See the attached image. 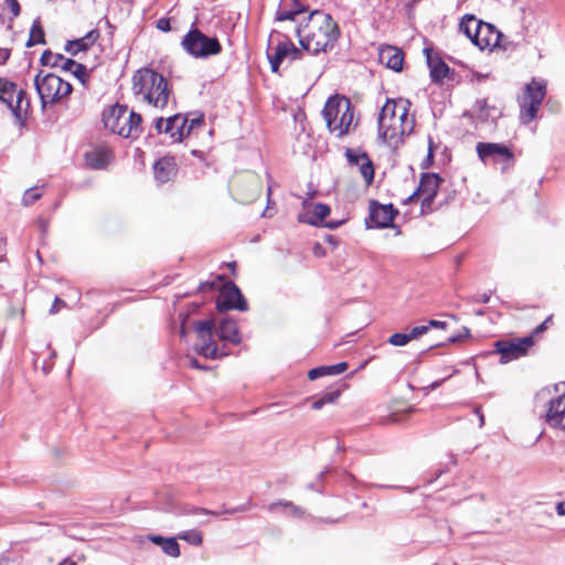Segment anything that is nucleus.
I'll use <instances>...</instances> for the list:
<instances>
[{
  "mask_svg": "<svg viewBox=\"0 0 565 565\" xmlns=\"http://www.w3.org/2000/svg\"><path fill=\"white\" fill-rule=\"evenodd\" d=\"M339 35L338 24L330 14L321 11L312 12L307 17V21L297 28V36L302 49L312 54L333 49Z\"/></svg>",
  "mask_w": 565,
  "mask_h": 565,
  "instance_id": "f257e3e1",
  "label": "nucleus"
},
{
  "mask_svg": "<svg viewBox=\"0 0 565 565\" xmlns=\"http://www.w3.org/2000/svg\"><path fill=\"white\" fill-rule=\"evenodd\" d=\"M409 102L387 99L381 108L377 125L379 138L390 147H397L402 137L412 134L415 119L408 110Z\"/></svg>",
  "mask_w": 565,
  "mask_h": 565,
  "instance_id": "f03ea898",
  "label": "nucleus"
},
{
  "mask_svg": "<svg viewBox=\"0 0 565 565\" xmlns=\"http://www.w3.org/2000/svg\"><path fill=\"white\" fill-rule=\"evenodd\" d=\"M132 89L135 95L141 100L157 108L167 106L170 90L168 82L163 75L152 70H140L134 75Z\"/></svg>",
  "mask_w": 565,
  "mask_h": 565,
  "instance_id": "7ed1b4c3",
  "label": "nucleus"
},
{
  "mask_svg": "<svg viewBox=\"0 0 565 565\" xmlns=\"http://www.w3.org/2000/svg\"><path fill=\"white\" fill-rule=\"evenodd\" d=\"M323 118L330 132L338 138L351 132L354 124V111L349 98L344 96L330 97L323 108Z\"/></svg>",
  "mask_w": 565,
  "mask_h": 565,
  "instance_id": "20e7f679",
  "label": "nucleus"
},
{
  "mask_svg": "<svg viewBox=\"0 0 565 565\" xmlns=\"http://www.w3.org/2000/svg\"><path fill=\"white\" fill-rule=\"evenodd\" d=\"M103 120L107 129L124 138H137L141 132V116L124 105L113 106L104 114Z\"/></svg>",
  "mask_w": 565,
  "mask_h": 565,
  "instance_id": "39448f33",
  "label": "nucleus"
},
{
  "mask_svg": "<svg viewBox=\"0 0 565 565\" xmlns=\"http://www.w3.org/2000/svg\"><path fill=\"white\" fill-rule=\"evenodd\" d=\"M34 86L43 107L46 104H56L61 102L73 90V87L68 82L63 81L60 76L53 73L42 75V72H40L34 78Z\"/></svg>",
  "mask_w": 565,
  "mask_h": 565,
  "instance_id": "423d86ee",
  "label": "nucleus"
},
{
  "mask_svg": "<svg viewBox=\"0 0 565 565\" xmlns=\"http://www.w3.org/2000/svg\"><path fill=\"white\" fill-rule=\"evenodd\" d=\"M216 282H221L216 300L217 311L236 310L245 312L248 310V302L234 281L226 280L223 275H214V290L216 289Z\"/></svg>",
  "mask_w": 565,
  "mask_h": 565,
  "instance_id": "0eeeda50",
  "label": "nucleus"
},
{
  "mask_svg": "<svg viewBox=\"0 0 565 565\" xmlns=\"http://www.w3.org/2000/svg\"><path fill=\"white\" fill-rule=\"evenodd\" d=\"M546 95L544 82L533 79L525 87L523 98L520 100V120L527 125L536 118L539 108Z\"/></svg>",
  "mask_w": 565,
  "mask_h": 565,
  "instance_id": "6e6552de",
  "label": "nucleus"
},
{
  "mask_svg": "<svg viewBox=\"0 0 565 565\" xmlns=\"http://www.w3.org/2000/svg\"><path fill=\"white\" fill-rule=\"evenodd\" d=\"M262 188L259 175L252 171L237 174L231 185L234 199L243 204L254 202L260 195Z\"/></svg>",
  "mask_w": 565,
  "mask_h": 565,
  "instance_id": "1a4fd4ad",
  "label": "nucleus"
},
{
  "mask_svg": "<svg viewBox=\"0 0 565 565\" xmlns=\"http://www.w3.org/2000/svg\"><path fill=\"white\" fill-rule=\"evenodd\" d=\"M0 102L3 103L17 119L29 107V100L23 89L7 78L0 77Z\"/></svg>",
  "mask_w": 565,
  "mask_h": 565,
  "instance_id": "9d476101",
  "label": "nucleus"
},
{
  "mask_svg": "<svg viewBox=\"0 0 565 565\" xmlns=\"http://www.w3.org/2000/svg\"><path fill=\"white\" fill-rule=\"evenodd\" d=\"M267 58L270 64V70L273 73H278L281 63L285 60L296 61L301 58L302 51L296 47L292 41L288 38L278 39L277 44L271 46L268 44Z\"/></svg>",
  "mask_w": 565,
  "mask_h": 565,
  "instance_id": "9b49d317",
  "label": "nucleus"
},
{
  "mask_svg": "<svg viewBox=\"0 0 565 565\" xmlns=\"http://www.w3.org/2000/svg\"><path fill=\"white\" fill-rule=\"evenodd\" d=\"M441 179L435 173H424L420 178L416 191L407 198L406 203L413 201L416 196H422V214H428L434 211V201L438 193Z\"/></svg>",
  "mask_w": 565,
  "mask_h": 565,
  "instance_id": "f8f14e48",
  "label": "nucleus"
},
{
  "mask_svg": "<svg viewBox=\"0 0 565 565\" xmlns=\"http://www.w3.org/2000/svg\"><path fill=\"white\" fill-rule=\"evenodd\" d=\"M182 49L194 58H207L212 55V38L192 25L181 41Z\"/></svg>",
  "mask_w": 565,
  "mask_h": 565,
  "instance_id": "ddd939ff",
  "label": "nucleus"
},
{
  "mask_svg": "<svg viewBox=\"0 0 565 565\" xmlns=\"http://www.w3.org/2000/svg\"><path fill=\"white\" fill-rule=\"evenodd\" d=\"M40 62L44 66L61 67L65 72H71L82 84H86L89 78L87 68L72 58L62 54H55L46 50L42 53Z\"/></svg>",
  "mask_w": 565,
  "mask_h": 565,
  "instance_id": "4468645a",
  "label": "nucleus"
},
{
  "mask_svg": "<svg viewBox=\"0 0 565 565\" xmlns=\"http://www.w3.org/2000/svg\"><path fill=\"white\" fill-rule=\"evenodd\" d=\"M532 345V335L513 340H499L494 344L495 352L500 354L501 363H509L525 355Z\"/></svg>",
  "mask_w": 565,
  "mask_h": 565,
  "instance_id": "2eb2a0df",
  "label": "nucleus"
},
{
  "mask_svg": "<svg viewBox=\"0 0 565 565\" xmlns=\"http://www.w3.org/2000/svg\"><path fill=\"white\" fill-rule=\"evenodd\" d=\"M504 35L491 23L479 21V25L473 32V44L480 50H493L495 47L505 49L503 43Z\"/></svg>",
  "mask_w": 565,
  "mask_h": 565,
  "instance_id": "dca6fc26",
  "label": "nucleus"
},
{
  "mask_svg": "<svg viewBox=\"0 0 565 565\" xmlns=\"http://www.w3.org/2000/svg\"><path fill=\"white\" fill-rule=\"evenodd\" d=\"M397 210L392 204H380L376 201L370 202V215L366 220L369 228H387L393 226Z\"/></svg>",
  "mask_w": 565,
  "mask_h": 565,
  "instance_id": "f3484780",
  "label": "nucleus"
},
{
  "mask_svg": "<svg viewBox=\"0 0 565 565\" xmlns=\"http://www.w3.org/2000/svg\"><path fill=\"white\" fill-rule=\"evenodd\" d=\"M476 151L478 153L479 159L483 163L492 162H509L513 160L512 150L501 143L494 142H478L476 146Z\"/></svg>",
  "mask_w": 565,
  "mask_h": 565,
  "instance_id": "a211bd4d",
  "label": "nucleus"
},
{
  "mask_svg": "<svg viewBox=\"0 0 565 565\" xmlns=\"http://www.w3.org/2000/svg\"><path fill=\"white\" fill-rule=\"evenodd\" d=\"M345 157L351 166L359 168L366 185L372 184L374 180V167L369 156L363 151L347 149Z\"/></svg>",
  "mask_w": 565,
  "mask_h": 565,
  "instance_id": "6ab92c4d",
  "label": "nucleus"
},
{
  "mask_svg": "<svg viewBox=\"0 0 565 565\" xmlns=\"http://www.w3.org/2000/svg\"><path fill=\"white\" fill-rule=\"evenodd\" d=\"M113 158V151L104 145L96 146L85 153L86 164L95 170L106 169Z\"/></svg>",
  "mask_w": 565,
  "mask_h": 565,
  "instance_id": "aec40b11",
  "label": "nucleus"
},
{
  "mask_svg": "<svg viewBox=\"0 0 565 565\" xmlns=\"http://www.w3.org/2000/svg\"><path fill=\"white\" fill-rule=\"evenodd\" d=\"M545 419L551 427L565 429V394L550 402Z\"/></svg>",
  "mask_w": 565,
  "mask_h": 565,
  "instance_id": "412c9836",
  "label": "nucleus"
},
{
  "mask_svg": "<svg viewBox=\"0 0 565 565\" xmlns=\"http://www.w3.org/2000/svg\"><path fill=\"white\" fill-rule=\"evenodd\" d=\"M379 61L387 68L401 72L404 63V53L396 46L385 45L380 49Z\"/></svg>",
  "mask_w": 565,
  "mask_h": 565,
  "instance_id": "4be33fe9",
  "label": "nucleus"
},
{
  "mask_svg": "<svg viewBox=\"0 0 565 565\" xmlns=\"http://www.w3.org/2000/svg\"><path fill=\"white\" fill-rule=\"evenodd\" d=\"M195 331L203 343L195 348V352L203 358L212 356V319L198 322Z\"/></svg>",
  "mask_w": 565,
  "mask_h": 565,
  "instance_id": "5701e85b",
  "label": "nucleus"
},
{
  "mask_svg": "<svg viewBox=\"0 0 565 565\" xmlns=\"http://www.w3.org/2000/svg\"><path fill=\"white\" fill-rule=\"evenodd\" d=\"M186 125L188 117L180 114L170 116L166 119L164 134L169 135L173 142L181 141L186 135Z\"/></svg>",
  "mask_w": 565,
  "mask_h": 565,
  "instance_id": "b1692460",
  "label": "nucleus"
},
{
  "mask_svg": "<svg viewBox=\"0 0 565 565\" xmlns=\"http://www.w3.org/2000/svg\"><path fill=\"white\" fill-rule=\"evenodd\" d=\"M330 207L327 204L318 203L312 209V215L310 218L299 216L300 222L309 223L315 226H326L328 228H337L341 223L326 222V217L330 214Z\"/></svg>",
  "mask_w": 565,
  "mask_h": 565,
  "instance_id": "393cba45",
  "label": "nucleus"
},
{
  "mask_svg": "<svg viewBox=\"0 0 565 565\" xmlns=\"http://www.w3.org/2000/svg\"><path fill=\"white\" fill-rule=\"evenodd\" d=\"M154 178L159 183L170 181L177 172V166L173 158L163 157L156 161L153 166Z\"/></svg>",
  "mask_w": 565,
  "mask_h": 565,
  "instance_id": "a878e982",
  "label": "nucleus"
},
{
  "mask_svg": "<svg viewBox=\"0 0 565 565\" xmlns=\"http://www.w3.org/2000/svg\"><path fill=\"white\" fill-rule=\"evenodd\" d=\"M217 334L221 341L236 344L241 341L236 321L232 319H223L220 321Z\"/></svg>",
  "mask_w": 565,
  "mask_h": 565,
  "instance_id": "bb28decb",
  "label": "nucleus"
},
{
  "mask_svg": "<svg viewBox=\"0 0 565 565\" xmlns=\"http://www.w3.org/2000/svg\"><path fill=\"white\" fill-rule=\"evenodd\" d=\"M97 38H98V33L96 31H90L84 38L67 41L64 50L68 54L75 56L79 52L87 51L93 45V43L96 41Z\"/></svg>",
  "mask_w": 565,
  "mask_h": 565,
  "instance_id": "cd10ccee",
  "label": "nucleus"
},
{
  "mask_svg": "<svg viewBox=\"0 0 565 565\" xmlns=\"http://www.w3.org/2000/svg\"><path fill=\"white\" fill-rule=\"evenodd\" d=\"M302 11V7L298 3V0H280L276 12V20H295Z\"/></svg>",
  "mask_w": 565,
  "mask_h": 565,
  "instance_id": "c85d7f7f",
  "label": "nucleus"
},
{
  "mask_svg": "<svg viewBox=\"0 0 565 565\" xmlns=\"http://www.w3.org/2000/svg\"><path fill=\"white\" fill-rule=\"evenodd\" d=\"M147 539L153 544L161 547L164 554L171 557L180 556V546L175 537H164L157 534H150Z\"/></svg>",
  "mask_w": 565,
  "mask_h": 565,
  "instance_id": "c756f323",
  "label": "nucleus"
},
{
  "mask_svg": "<svg viewBox=\"0 0 565 565\" xmlns=\"http://www.w3.org/2000/svg\"><path fill=\"white\" fill-rule=\"evenodd\" d=\"M430 76L435 82H441L449 72L448 65L439 58H428Z\"/></svg>",
  "mask_w": 565,
  "mask_h": 565,
  "instance_id": "7c9ffc66",
  "label": "nucleus"
},
{
  "mask_svg": "<svg viewBox=\"0 0 565 565\" xmlns=\"http://www.w3.org/2000/svg\"><path fill=\"white\" fill-rule=\"evenodd\" d=\"M45 43V35L44 31L41 26L40 18H36L31 26L30 30V36L26 42V46L31 47L35 44H44Z\"/></svg>",
  "mask_w": 565,
  "mask_h": 565,
  "instance_id": "2f4dec72",
  "label": "nucleus"
},
{
  "mask_svg": "<svg viewBox=\"0 0 565 565\" xmlns=\"http://www.w3.org/2000/svg\"><path fill=\"white\" fill-rule=\"evenodd\" d=\"M479 21L475 15L472 14H466L460 23H459V30L465 33V35L470 39V41L473 43V32L479 25Z\"/></svg>",
  "mask_w": 565,
  "mask_h": 565,
  "instance_id": "473e14b6",
  "label": "nucleus"
},
{
  "mask_svg": "<svg viewBox=\"0 0 565 565\" xmlns=\"http://www.w3.org/2000/svg\"><path fill=\"white\" fill-rule=\"evenodd\" d=\"M178 537L192 545H200L202 543V533L196 530L181 532Z\"/></svg>",
  "mask_w": 565,
  "mask_h": 565,
  "instance_id": "72a5a7b5",
  "label": "nucleus"
},
{
  "mask_svg": "<svg viewBox=\"0 0 565 565\" xmlns=\"http://www.w3.org/2000/svg\"><path fill=\"white\" fill-rule=\"evenodd\" d=\"M42 196V193L39 191L38 188H31L28 189L22 198V202L24 205H31L34 202H36Z\"/></svg>",
  "mask_w": 565,
  "mask_h": 565,
  "instance_id": "f704fd0d",
  "label": "nucleus"
},
{
  "mask_svg": "<svg viewBox=\"0 0 565 565\" xmlns=\"http://www.w3.org/2000/svg\"><path fill=\"white\" fill-rule=\"evenodd\" d=\"M204 125L203 115H194L192 118H188V125L185 126L186 135H191L195 129Z\"/></svg>",
  "mask_w": 565,
  "mask_h": 565,
  "instance_id": "c9c22d12",
  "label": "nucleus"
},
{
  "mask_svg": "<svg viewBox=\"0 0 565 565\" xmlns=\"http://www.w3.org/2000/svg\"><path fill=\"white\" fill-rule=\"evenodd\" d=\"M388 343L394 347L406 345L411 340L408 333H394L388 338Z\"/></svg>",
  "mask_w": 565,
  "mask_h": 565,
  "instance_id": "e433bc0d",
  "label": "nucleus"
},
{
  "mask_svg": "<svg viewBox=\"0 0 565 565\" xmlns=\"http://www.w3.org/2000/svg\"><path fill=\"white\" fill-rule=\"evenodd\" d=\"M326 375H330L328 366L315 367L308 372V377L311 381H315V380H317L321 376H326Z\"/></svg>",
  "mask_w": 565,
  "mask_h": 565,
  "instance_id": "4c0bfd02",
  "label": "nucleus"
},
{
  "mask_svg": "<svg viewBox=\"0 0 565 565\" xmlns=\"http://www.w3.org/2000/svg\"><path fill=\"white\" fill-rule=\"evenodd\" d=\"M278 505H281V507L288 509L289 513L292 514V515H296V514H298L300 512L299 508L295 507L291 502H277V503H273L269 507V510L273 511Z\"/></svg>",
  "mask_w": 565,
  "mask_h": 565,
  "instance_id": "58836bf2",
  "label": "nucleus"
},
{
  "mask_svg": "<svg viewBox=\"0 0 565 565\" xmlns=\"http://www.w3.org/2000/svg\"><path fill=\"white\" fill-rule=\"evenodd\" d=\"M429 330V326H417V327H414L409 332V338L411 340H414V339H417L419 338L420 335L427 333Z\"/></svg>",
  "mask_w": 565,
  "mask_h": 565,
  "instance_id": "ea45409f",
  "label": "nucleus"
},
{
  "mask_svg": "<svg viewBox=\"0 0 565 565\" xmlns=\"http://www.w3.org/2000/svg\"><path fill=\"white\" fill-rule=\"evenodd\" d=\"M330 375H338L343 373L348 369V364L345 362H341L334 365H328Z\"/></svg>",
  "mask_w": 565,
  "mask_h": 565,
  "instance_id": "a19ab883",
  "label": "nucleus"
},
{
  "mask_svg": "<svg viewBox=\"0 0 565 565\" xmlns=\"http://www.w3.org/2000/svg\"><path fill=\"white\" fill-rule=\"evenodd\" d=\"M4 2L10 8V11H11L13 18H17L21 12V8H20L18 0H4Z\"/></svg>",
  "mask_w": 565,
  "mask_h": 565,
  "instance_id": "79ce46f5",
  "label": "nucleus"
},
{
  "mask_svg": "<svg viewBox=\"0 0 565 565\" xmlns=\"http://www.w3.org/2000/svg\"><path fill=\"white\" fill-rule=\"evenodd\" d=\"M186 359L189 360L190 366L193 369L204 370V371L210 370L209 365L200 363L199 360L194 356H186Z\"/></svg>",
  "mask_w": 565,
  "mask_h": 565,
  "instance_id": "37998d69",
  "label": "nucleus"
},
{
  "mask_svg": "<svg viewBox=\"0 0 565 565\" xmlns=\"http://www.w3.org/2000/svg\"><path fill=\"white\" fill-rule=\"evenodd\" d=\"M191 154L198 158L201 162H203L205 167H209L207 153L199 149H193L191 151Z\"/></svg>",
  "mask_w": 565,
  "mask_h": 565,
  "instance_id": "c03bdc74",
  "label": "nucleus"
},
{
  "mask_svg": "<svg viewBox=\"0 0 565 565\" xmlns=\"http://www.w3.org/2000/svg\"><path fill=\"white\" fill-rule=\"evenodd\" d=\"M157 28L160 30V31H163V32H168L171 30V25H170V19L168 18H160L158 21H157Z\"/></svg>",
  "mask_w": 565,
  "mask_h": 565,
  "instance_id": "a18cd8bd",
  "label": "nucleus"
},
{
  "mask_svg": "<svg viewBox=\"0 0 565 565\" xmlns=\"http://www.w3.org/2000/svg\"><path fill=\"white\" fill-rule=\"evenodd\" d=\"M339 396H340V392L339 391L328 392V393L322 395L323 401L326 402V404H331V403L335 402Z\"/></svg>",
  "mask_w": 565,
  "mask_h": 565,
  "instance_id": "49530a36",
  "label": "nucleus"
},
{
  "mask_svg": "<svg viewBox=\"0 0 565 565\" xmlns=\"http://www.w3.org/2000/svg\"><path fill=\"white\" fill-rule=\"evenodd\" d=\"M65 306H66L65 301L62 300L61 298L56 297L54 299L52 307L50 308V313L55 315L58 312L60 308L65 307Z\"/></svg>",
  "mask_w": 565,
  "mask_h": 565,
  "instance_id": "de8ad7c7",
  "label": "nucleus"
},
{
  "mask_svg": "<svg viewBox=\"0 0 565 565\" xmlns=\"http://www.w3.org/2000/svg\"><path fill=\"white\" fill-rule=\"evenodd\" d=\"M552 320V317H547L541 324H539L534 331L533 335H537L542 332H544L547 329V323Z\"/></svg>",
  "mask_w": 565,
  "mask_h": 565,
  "instance_id": "09e8293b",
  "label": "nucleus"
},
{
  "mask_svg": "<svg viewBox=\"0 0 565 565\" xmlns=\"http://www.w3.org/2000/svg\"><path fill=\"white\" fill-rule=\"evenodd\" d=\"M164 126H166V119L162 117H159L154 121V129L157 134L164 132Z\"/></svg>",
  "mask_w": 565,
  "mask_h": 565,
  "instance_id": "8fccbe9b",
  "label": "nucleus"
},
{
  "mask_svg": "<svg viewBox=\"0 0 565 565\" xmlns=\"http://www.w3.org/2000/svg\"><path fill=\"white\" fill-rule=\"evenodd\" d=\"M427 326H429V329L430 328L445 329L447 327V323L445 321L430 320Z\"/></svg>",
  "mask_w": 565,
  "mask_h": 565,
  "instance_id": "3c124183",
  "label": "nucleus"
},
{
  "mask_svg": "<svg viewBox=\"0 0 565 565\" xmlns=\"http://www.w3.org/2000/svg\"><path fill=\"white\" fill-rule=\"evenodd\" d=\"M213 354H214V359L218 358V356H225L228 354L227 351H225L223 348L222 349H218V347L216 345V343L214 342V351H213Z\"/></svg>",
  "mask_w": 565,
  "mask_h": 565,
  "instance_id": "603ef678",
  "label": "nucleus"
},
{
  "mask_svg": "<svg viewBox=\"0 0 565 565\" xmlns=\"http://www.w3.org/2000/svg\"><path fill=\"white\" fill-rule=\"evenodd\" d=\"M326 405V402L323 401V397L321 396L320 398L316 399L311 407L316 411H319L321 409L323 406Z\"/></svg>",
  "mask_w": 565,
  "mask_h": 565,
  "instance_id": "864d4df0",
  "label": "nucleus"
},
{
  "mask_svg": "<svg viewBox=\"0 0 565 565\" xmlns=\"http://www.w3.org/2000/svg\"><path fill=\"white\" fill-rule=\"evenodd\" d=\"M556 511L559 515H565V502L557 503Z\"/></svg>",
  "mask_w": 565,
  "mask_h": 565,
  "instance_id": "5fc2aeb1",
  "label": "nucleus"
},
{
  "mask_svg": "<svg viewBox=\"0 0 565 565\" xmlns=\"http://www.w3.org/2000/svg\"><path fill=\"white\" fill-rule=\"evenodd\" d=\"M478 301L481 303H488L490 301V295L489 294H482L479 296Z\"/></svg>",
  "mask_w": 565,
  "mask_h": 565,
  "instance_id": "6e6d98bb",
  "label": "nucleus"
},
{
  "mask_svg": "<svg viewBox=\"0 0 565 565\" xmlns=\"http://www.w3.org/2000/svg\"><path fill=\"white\" fill-rule=\"evenodd\" d=\"M221 51V44L220 42L217 41L216 38H214V55H216L217 53H220Z\"/></svg>",
  "mask_w": 565,
  "mask_h": 565,
  "instance_id": "4d7b16f0",
  "label": "nucleus"
},
{
  "mask_svg": "<svg viewBox=\"0 0 565 565\" xmlns=\"http://www.w3.org/2000/svg\"><path fill=\"white\" fill-rule=\"evenodd\" d=\"M476 106L479 108L480 111H482L486 108L487 103H486V100H478L476 103Z\"/></svg>",
  "mask_w": 565,
  "mask_h": 565,
  "instance_id": "13d9d810",
  "label": "nucleus"
},
{
  "mask_svg": "<svg viewBox=\"0 0 565 565\" xmlns=\"http://www.w3.org/2000/svg\"><path fill=\"white\" fill-rule=\"evenodd\" d=\"M58 565H76V563L71 558H65Z\"/></svg>",
  "mask_w": 565,
  "mask_h": 565,
  "instance_id": "bf43d9fd",
  "label": "nucleus"
},
{
  "mask_svg": "<svg viewBox=\"0 0 565 565\" xmlns=\"http://www.w3.org/2000/svg\"><path fill=\"white\" fill-rule=\"evenodd\" d=\"M226 266L231 269L232 274L235 275L236 263L231 262V263H227Z\"/></svg>",
  "mask_w": 565,
  "mask_h": 565,
  "instance_id": "052dcab7",
  "label": "nucleus"
},
{
  "mask_svg": "<svg viewBox=\"0 0 565 565\" xmlns=\"http://www.w3.org/2000/svg\"><path fill=\"white\" fill-rule=\"evenodd\" d=\"M476 413L479 415V420H480L479 426L482 427L484 424L483 415L480 413V409H476Z\"/></svg>",
  "mask_w": 565,
  "mask_h": 565,
  "instance_id": "680f3d73",
  "label": "nucleus"
},
{
  "mask_svg": "<svg viewBox=\"0 0 565 565\" xmlns=\"http://www.w3.org/2000/svg\"><path fill=\"white\" fill-rule=\"evenodd\" d=\"M40 225L42 231L44 232L46 230V223L44 221H40Z\"/></svg>",
  "mask_w": 565,
  "mask_h": 565,
  "instance_id": "e2e57ef3",
  "label": "nucleus"
},
{
  "mask_svg": "<svg viewBox=\"0 0 565 565\" xmlns=\"http://www.w3.org/2000/svg\"><path fill=\"white\" fill-rule=\"evenodd\" d=\"M440 383H441L440 381L434 382V383L431 384V387H433V388H436V387H438V386L440 385Z\"/></svg>",
  "mask_w": 565,
  "mask_h": 565,
  "instance_id": "0e129e2a",
  "label": "nucleus"
},
{
  "mask_svg": "<svg viewBox=\"0 0 565 565\" xmlns=\"http://www.w3.org/2000/svg\"><path fill=\"white\" fill-rule=\"evenodd\" d=\"M431 158H433V149H431V146H429L428 159H431Z\"/></svg>",
  "mask_w": 565,
  "mask_h": 565,
  "instance_id": "69168bd1",
  "label": "nucleus"
},
{
  "mask_svg": "<svg viewBox=\"0 0 565 565\" xmlns=\"http://www.w3.org/2000/svg\"><path fill=\"white\" fill-rule=\"evenodd\" d=\"M465 337H470V331L468 328H463Z\"/></svg>",
  "mask_w": 565,
  "mask_h": 565,
  "instance_id": "338daca9",
  "label": "nucleus"
},
{
  "mask_svg": "<svg viewBox=\"0 0 565 565\" xmlns=\"http://www.w3.org/2000/svg\"><path fill=\"white\" fill-rule=\"evenodd\" d=\"M458 339H459V337H458V338H450V341H451V342H455V341H457Z\"/></svg>",
  "mask_w": 565,
  "mask_h": 565,
  "instance_id": "774afa93",
  "label": "nucleus"
}]
</instances>
